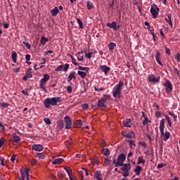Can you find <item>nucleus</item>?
Returning a JSON list of instances; mask_svg holds the SVG:
<instances>
[{
	"label": "nucleus",
	"instance_id": "1",
	"mask_svg": "<svg viewBox=\"0 0 180 180\" xmlns=\"http://www.w3.org/2000/svg\"><path fill=\"white\" fill-rule=\"evenodd\" d=\"M58 102H61V97L46 98L44 105L45 108H50L51 106H57Z\"/></svg>",
	"mask_w": 180,
	"mask_h": 180
},
{
	"label": "nucleus",
	"instance_id": "2",
	"mask_svg": "<svg viewBox=\"0 0 180 180\" xmlns=\"http://www.w3.org/2000/svg\"><path fill=\"white\" fill-rule=\"evenodd\" d=\"M123 85H124V83L122 81H120L119 84L114 87L112 90V95L115 98L120 99L122 96V89H123Z\"/></svg>",
	"mask_w": 180,
	"mask_h": 180
},
{
	"label": "nucleus",
	"instance_id": "3",
	"mask_svg": "<svg viewBox=\"0 0 180 180\" xmlns=\"http://www.w3.org/2000/svg\"><path fill=\"white\" fill-rule=\"evenodd\" d=\"M160 131L162 136H164V141H167L169 137H171V134L169 131H166L164 134V129H165V120L162 119L160 122Z\"/></svg>",
	"mask_w": 180,
	"mask_h": 180
},
{
	"label": "nucleus",
	"instance_id": "4",
	"mask_svg": "<svg viewBox=\"0 0 180 180\" xmlns=\"http://www.w3.org/2000/svg\"><path fill=\"white\" fill-rule=\"evenodd\" d=\"M49 79H50V75L44 74V77L39 80L40 88L44 92H47V88L46 87V85Z\"/></svg>",
	"mask_w": 180,
	"mask_h": 180
},
{
	"label": "nucleus",
	"instance_id": "5",
	"mask_svg": "<svg viewBox=\"0 0 180 180\" xmlns=\"http://www.w3.org/2000/svg\"><path fill=\"white\" fill-rule=\"evenodd\" d=\"M110 98V95H104L103 98H101L98 100L97 106L98 108H108V103L106 101Z\"/></svg>",
	"mask_w": 180,
	"mask_h": 180
},
{
	"label": "nucleus",
	"instance_id": "6",
	"mask_svg": "<svg viewBox=\"0 0 180 180\" xmlns=\"http://www.w3.org/2000/svg\"><path fill=\"white\" fill-rule=\"evenodd\" d=\"M122 167L121 168L122 171V176H124V178H127L129 175L130 169H131V165L129 163H126L122 165Z\"/></svg>",
	"mask_w": 180,
	"mask_h": 180
},
{
	"label": "nucleus",
	"instance_id": "7",
	"mask_svg": "<svg viewBox=\"0 0 180 180\" xmlns=\"http://www.w3.org/2000/svg\"><path fill=\"white\" fill-rule=\"evenodd\" d=\"M160 12V8L157 6V5L153 6L150 8V13L153 19H155L157 16H158V13Z\"/></svg>",
	"mask_w": 180,
	"mask_h": 180
},
{
	"label": "nucleus",
	"instance_id": "8",
	"mask_svg": "<svg viewBox=\"0 0 180 180\" xmlns=\"http://www.w3.org/2000/svg\"><path fill=\"white\" fill-rule=\"evenodd\" d=\"M20 172L21 174V178L19 177L18 179L25 180V178L29 176V168L20 169Z\"/></svg>",
	"mask_w": 180,
	"mask_h": 180
},
{
	"label": "nucleus",
	"instance_id": "9",
	"mask_svg": "<svg viewBox=\"0 0 180 180\" xmlns=\"http://www.w3.org/2000/svg\"><path fill=\"white\" fill-rule=\"evenodd\" d=\"M149 82H153V84H158L160 82V76L155 77V75L150 74L148 77Z\"/></svg>",
	"mask_w": 180,
	"mask_h": 180
},
{
	"label": "nucleus",
	"instance_id": "10",
	"mask_svg": "<svg viewBox=\"0 0 180 180\" xmlns=\"http://www.w3.org/2000/svg\"><path fill=\"white\" fill-rule=\"evenodd\" d=\"M163 85L164 86H165L166 92L169 93L172 91V84L171 83V82H169V80L167 79Z\"/></svg>",
	"mask_w": 180,
	"mask_h": 180
},
{
	"label": "nucleus",
	"instance_id": "11",
	"mask_svg": "<svg viewBox=\"0 0 180 180\" xmlns=\"http://www.w3.org/2000/svg\"><path fill=\"white\" fill-rule=\"evenodd\" d=\"M72 124V122L71 121V119L68 116L65 117V127L67 129H71V126Z\"/></svg>",
	"mask_w": 180,
	"mask_h": 180
},
{
	"label": "nucleus",
	"instance_id": "12",
	"mask_svg": "<svg viewBox=\"0 0 180 180\" xmlns=\"http://www.w3.org/2000/svg\"><path fill=\"white\" fill-rule=\"evenodd\" d=\"M32 149L34 150V151H43V150H44V147H43L40 144H34L32 146Z\"/></svg>",
	"mask_w": 180,
	"mask_h": 180
},
{
	"label": "nucleus",
	"instance_id": "13",
	"mask_svg": "<svg viewBox=\"0 0 180 180\" xmlns=\"http://www.w3.org/2000/svg\"><path fill=\"white\" fill-rule=\"evenodd\" d=\"M124 160H126V156L123 153H121L117 158L118 164H120L121 167H123V162H124Z\"/></svg>",
	"mask_w": 180,
	"mask_h": 180
},
{
	"label": "nucleus",
	"instance_id": "14",
	"mask_svg": "<svg viewBox=\"0 0 180 180\" xmlns=\"http://www.w3.org/2000/svg\"><path fill=\"white\" fill-rule=\"evenodd\" d=\"M155 60H156L158 64H159V65L164 67V65L161 62V52H160V51L156 52Z\"/></svg>",
	"mask_w": 180,
	"mask_h": 180
},
{
	"label": "nucleus",
	"instance_id": "15",
	"mask_svg": "<svg viewBox=\"0 0 180 180\" xmlns=\"http://www.w3.org/2000/svg\"><path fill=\"white\" fill-rule=\"evenodd\" d=\"M100 70H101V71L104 72L105 75H108V72L110 71V68H109L106 65H103L100 66Z\"/></svg>",
	"mask_w": 180,
	"mask_h": 180
},
{
	"label": "nucleus",
	"instance_id": "16",
	"mask_svg": "<svg viewBox=\"0 0 180 180\" xmlns=\"http://www.w3.org/2000/svg\"><path fill=\"white\" fill-rule=\"evenodd\" d=\"M116 25H117V23L116 22V21H113L112 22V23L108 22L107 23V27H110V29H113V30H117V29H119V26H116Z\"/></svg>",
	"mask_w": 180,
	"mask_h": 180
},
{
	"label": "nucleus",
	"instance_id": "17",
	"mask_svg": "<svg viewBox=\"0 0 180 180\" xmlns=\"http://www.w3.org/2000/svg\"><path fill=\"white\" fill-rule=\"evenodd\" d=\"M76 72H72L70 73L67 78L68 82H71V81L73 79V81H75L77 79V76H75Z\"/></svg>",
	"mask_w": 180,
	"mask_h": 180
},
{
	"label": "nucleus",
	"instance_id": "18",
	"mask_svg": "<svg viewBox=\"0 0 180 180\" xmlns=\"http://www.w3.org/2000/svg\"><path fill=\"white\" fill-rule=\"evenodd\" d=\"M122 126L124 127H131V120L126 119L122 122Z\"/></svg>",
	"mask_w": 180,
	"mask_h": 180
},
{
	"label": "nucleus",
	"instance_id": "19",
	"mask_svg": "<svg viewBox=\"0 0 180 180\" xmlns=\"http://www.w3.org/2000/svg\"><path fill=\"white\" fill-rule=\"evenodd\" d=\"M94 176L98 180H103L102 178V172L101 171H96L94 172Z\"/></svg>",
	"mask_w": 180,
	"mask_h": 180
},
{
	"label": "nucleus",
	"instance_id": "20",
	"mask_svg": "<svg viewBox=\"0 0 180 180\" xmlns=\"http://www.w3.org/2000/svg\"><path fill=\"white\" fill-rule=\"evenodd\" d=\"M165 20L168 23L169 25H171V27H172V20L171 19V14H167V17L165 18Z\"/></svg>",
	"mask_w": 180,
	"mask_h": 180
},
{
	"label": "nucleus",
	"instance_id": "21",
	"mask_svg": "<svg viewBox=\"0 0 180 180\" xmlns=\"http://www.w3.org/2000/svg\"><path fill=\"white\" fill-rule=\"evenodd\" d=\"M74 125L76 129H81V127H82V121L81 120H78L75 121Z\"/></svg>",
	"mask_w": 180,
	"mask_h": 180
},
{
	"label": "nucleus",
	"instance_id": "22",
	"mask_svg": "<svg viewBox=\"0 0 180 180\" xmlns=\"http://www.w3.org/2000/svg\"><path fill=\"white\" fill-rule=\"evenodd\" d=\"M63 161L64 159L58 158L52 161V164L53 165H57V164H61V162H63Z\"/></svg>",
	"mask_w": 180,
	"mask_h": 180
},
{
	"label": "nucleus",
	"instance_id": "23",
	"mask_svg": "<svg viewBox=\"0 0 180 180\" xmlns=\"http://www.w3.org/2000/svg\"><path fill=\"white\" fill-rule=\"evenodd\" d=\"M34 156L37 158H40V160H44V158H46V155H44V154H43L41 153H36L34 154Z\"/></svg>",
	"mask_w": 180,
	"mask_h": 180
},
{
	"label": "nucleus",
	"instance_id": "24",
	"mask_svg": "<svg viewBox=\"0 0 180 180\" xmlns=\"http://www.w3.org/2000/svg\"><path fill=\"white\" fill-rule=\"evenodd\" d=\"M60 12V11H58V7H55L53 9H52L51 11V13L52 15V16H57V14Z\"/></svg>",
	"mask_w": 180,
	"mask_h": 180
},
{
	"label": "nucleus",
	"instance_id": "25",
	"mask_svg": "<svg viewBox=\"0 0 180 180\" xmlns=\"http://www.w3.org/2000/svg\"><path fill=\"white\" fill-rule=\"evenodd\" d=\"M65 146H66L67 148H71V147L72 146V139L70 138L68 141H66Z\"/></svg>",
	"mask_w": 180,
	"mask_h": 180
},
{
	"label": "nucleus",
	"instance_id": "26",
	"mask_svg": "<svg viewBox=\"0 0 180 180\" xmlns=\"http://www.w3.org/2000/svg\"><path fill=\"white\" fill-rule=\"evenodd\" d=\"M47 41H49V39L46 38V37H42L40 40V43H41V46H45L46 44L47 43Z\"/></svg>",
	"mask_w": 180,
	"mask_h": 180
},
{
	"label": "nucleus",
	"instance_id": "27",
	"mask_svg": "<svg viewBox=\"0 0 180 180\" xmlns=\"http://www.w3.org/2000/svg\"><path fill=\"white\" fill-rule=\"evenodd\" d=\"M77 74H78L79 77H82V79H84V78H85V77H86V72L78 70Z\"/></svg>",
	"mask_w": 180,
	"mask_h": 180
},
{
	"label": "nucleus",
	"instance_id": "28",
	"mask_svg": "<svg viewBox=\"0 0 180 180\" xmlns=\"http://www.w3.org/2000/svg\"><path fill=\"white\" fill-rule=\"evenodd\" d=\"M115 47H116V43L111 42L108 44V49L110 51H113Z\"/></svg>",
	"mask_w": 180,
	"mask_h": 180
},
{
	"label": "nucleus",
	"instance_id": "29",
	"mask_svg": "<svg viewBox=\"0 0 180 180\" xmlns=\"http://www.w3.org/2000/svg\"><path fill=\"white\" fill-rule=\"evenodd\" d=\"M84 53H85L86 58H89V59H91L92 58V55L94 54V51H92V49L88 53H86V51H85Z\"/></svg>",
	"mask_w": 180,
	"mask_h": 180
},
{
	"label": "nucleus",
	"instance_id": "30",
	"mask_svg": "<svg viewBox=\"0 0 180 180\" xmlns=\"http://www.w3.org/2000/svg\"><path fill=\"white\" fill-rule=\"evenodd\" d=\"M138 165H140V164H146V160H144V157L143 156H139L138 158V162H137Z\"/></svg>",
	"mask_w": 180,
	"mask_h": 180
},
{
	"label": "nucleus",
	"instance_id": "31",
	"mask_svg": "<svg viewBox=\"0 0 180 180\" xmlns=\"http://www.w3.org/2000/svg\"><path fill=\"white\" fill-rule=\"evenodd\" d=\"M102 154H103V155H105V157H108V155H110V151L108 148H103L102 150Z\"/></svg>",
	"mask_w": 180,
	"mask_h": 180
},
{
	"label": "nucleus",
	"instance_id": "32",
	"mask_svg": "<svg viewBox=\"0 0 180 180\" xmlns=\"http://www.w3.org/2000/svg\"><path fill=\"white\" fill-rule=\"evenodd\" d=\"M11 58H12L13 63H16V61L18 60V53H16V52L13 51L12 53Z\"/></svg>",
	"mask_w": 180,
	"mask_h": 180
},
{
	"label": "nucleus",
	"instance_id": "33",
	"mask_svg": "<svg viewBox=\"0 0 180 180\" xmlns=\"http://www.w3.org/2000/svg\"><path fill=\"white\" fill-rule=\"evenodd\" d=\"M81 53H84V51H81V52L76 53L78 61H84V56H81L80 55Z\"/></svg>",
	"mask_w": 180,
	"mask_h": 180
},
{
	"label": "nucleus",
	"instance_id": "34",
	"mask_svg": "<svg viewBox=\"0 0 180 180\" xmlns=\"http://www.w3.org/2000/svg\"><path fill=\"white\" fill-rule=\"evenodd\" d=\"M111 162H112V160H110L108 158H105L103 162V166L108 167V165H110Z\"/></svg>",
	"mask_w": 180,
	"mask_h": 180
},
{
	"label": "nucleus",
	"instance_id": "35",
	"mask_svg": "<svg viewBox=\"0 0 180 180\" xmlns=\"http://www.w3.org/2000/svg\"><path fill=\"white\" fill-rule=\"evenodd\" d=\"M25 75L28 77L29 78H32L33 77V75H32V68H29L26 72Z\"/></svg>",
	"mask_w": 180,
	"mask_h": 180
},
{
	"label": "nucleus",
	"instance_id": "36",
	"mask_svg": "<svg viewBox=\"0 0 180 180\" xmlns=\"http://www.w3.org/2000/svg\"><path fill=\"white\" fill-rule=\"evenodd\" d=\"M64 169L66 171V172L68 173V176H72V174H71L72 170H71V167H65L64 168Z\"/></svg>",
	"mask_w": 180,
	"mask_h": 180
},
{
	"label": "nucleus",
	"instance_id": "37",
	"mask_svg": "<svg viewBox=\"0 0 180 180\" xmlns=\"http://www.w3.org/2000/svg\"><path fill=\"white\" fill-rule=\"evenodd\" d=\"M165 120H167L169 127H172V122H171V118L168 115H165Z\"/></svg>",
	"mask_w": 180,
	"mask_h": 180
},
{
	"label": "nucleus",
	"instance_id": "38",
	"mask_svg": "<svg viewBox=\"0 0 180 180\" xmlns=\"http://www.w3.org/2000/svg\"><path fill=\"white\" fill-rule=\"evenodd\" d=\"M13 141L14 143H19V141H20V137L16 134L13 135Z\"/></svg>",
	"mask_w": 180,
	"mask_h": 180
},
{
	"label": "nucleus",
	"instance_id": "39",
	"mask_svg": "<svg viewBox=\"0 0 180 180\" xmlns=\"http://www.w3.org/2000/svg\"><path fill=\"white\" fill-rule=\"evenodd\" d=\"M86 8L89 11H91V9H94V4L91 3V1H88Z\"/></svg>",
	"mask_w": 180,
	"mask_h": 180
},
{
	"label": "nucleus",
	"instance_id": "40",
	"mask_svg": "<svg viewBox=\"0 0 180 180\" xmlns=\"http://www.w3.org/2000/svg\"><path fill=\"white\" fill-rule=\"evenodd\" d=\"M76 20H77V23H78V25H79V27L80 29H84V23L82 22V21L81 20V19L77 18Z\"/></svg>",
	"mask_w": 180,
	"mask_h": 180
},
{
	"label": "nucleus",
	"instance_id": "41",
	"mask_svg": "<svg viewBox=\"0 0 180 180\" xmlns=\"http://www.w3.org/2000/svg\"><path fill=\"white\" fill-rule=\"evenodd\" d=\"M78 70H80L81 71H86V72H89V68L79 66Z\"/></svg>",
	"mask_w": 180,
	"mask_h": 180
},
{
	"label": "nucleus",
	"instance_id": "42",
	"mask_svg": "<svg viewBox=\"0 0 180 180\" xmlns=\"http://www.w3.org/2000/svg\"><path fill=\"white\" fill-rule=\"evenodd\" d=\"M91 163L93 164V165H96V164H98V157L96 156H94L91 158Z\"/></svg>",
	"mask_w": 180,
	"mask_h": 180
},
{
	"label": "nucleus",
	"instance_id": "43",
	"mask_svg": "<svg viewBox=\"0 0 180 180\" xmlns=\"http://www.w3.org/2000/svg\"><path fill=\"white\" fill-rule=\"evenodd\" d=\"M141 167L140 166H137L134 169V172L136 175H140V172H141Z\"/></svg>",
	"mask_w": 180,
	"mask_h": 180
},
{
	"label": "nucleus",
	"instance_id": "44",
	"mask_svg": "<svg viewBox=\"0 0 180 180\" xmlns=\"http://www.w3.org/2000/svg\"><path fill=\"white\" fill-rule=\"evenodd\" d=\"M149 123H151V121L148 120V117H145L144 120H143V126H147V124H148Z\"/></svg>",
	"mask_w": 180,
	"mask_h": 180
},
{
	"label": "nucleus",
	"instance_id": "45",
	"mask_svg": "<svg viewBox=\"0 0 180 180\" xmlns=\"http://www.w3.org/2000/svg\"><path fill=\"white\" fill-rule=\"evenodd\" d=\"M168 113L170 116H172V117H173L174 122H176L178 116H176V115L172 112H169Z\"/></svg>",
	"mask_w": 180,
	"mask_h": 180
},
{
	"label": "nucleus",
	"instance_id": "46",
	"mask_svg": "<svg viewBox=\"0 0 180 180\" xmlns=\"http://www.w3.org/2000/svg\"><path fill=\"white\" fill-rule=\"evenodd\" d=\"M58 127L59 129H64V122H63V121H58Z\"/></svg>",
	"mask_w": 180,
	"mask_h": 180
},
{
	"label": "nucleus",
	"instance_id": "47",
	"mask_svg": "<svg viewBox=\"0 0 180 180\" xmlns=\"http://www.w3.org/2000/svg\"><path fill=\"white\" fill-rule=\"evenodd\" d=\"M69 68H70V64L66 63L64 65L63 70V71H65V72H67V71H68Z\"/></svg>",
	"mask_w": 180,
	"mask_h": 180
},
{
	"label": "nucleus",
	"instance_id": "48",
	"mask_svg": "<svg viewBox=\"0 0 180 180\" xmlns=\"http://www.w3.org/2000/svg\"><path fill=\"white\" fill-rule=\"evenodd\" d=\"M70 58L72 59V64L76 66L78 65V63H77V59H75V58H74V56H70Z\"/></svg>",
	"mask_w": 180,
	"mask_h": 180
},
{
	"label": "nucleus",
	"instance_id": "49",
	"mask_svg": "<svg viewBox=\"0 0 180 180\" xmlns=\"http://www.w3.org/2000/svg\"><path fill=\"white\" fill-rule=\"evenodd\" d=\"M22 44H24V46H25V47H27V49L30 50L32 46L29 44V42L22 41Z\"/></svg>",
	"mask_w": 180,
	"mask_h": 180
},
{
	"label": "nucleus",
	"instance_id": "50",
	"mask_svg": "<svg viewBox=\"0 0 180 180\" xmlns=\"http://www.w3.org/2000/svg\"><path fill=\"white\" fill-rule=\"evenodd\" d=\"M30 164L32 165V167H34V165L37 164V160H36V159H32L30 160Z\"/></svg>",
	"mask_w": 180,
	"mask_h": 180
},
{
	"label": "nucleus",
	"instance_id": "51",
	"mask_svg": "<svg viewBox=\"0 0 180 180\" xmlns=\"http://www.w3.org/2000/svg\"><path fill=\"white\" fill-rule=\"evenodd\" d=\"M44 122L46 124H51V120H50V118H44Z\"/></svg>",
	"mask_w": 180,
	"mask_h": 180
},
{
	"label": "nucleus",
	"instance_id": "52",
	"mask_svg": "<svg viewBox=\"0 0 180 180\" xmlns=\"http://www.w3.org/2000/svg\"><path fill=\"white\" fill-rule=\"evenodd\" d=\"M58 178H59L60 179H63V178H64V173H63L61 172H58Z\"/></svg>",
	"mask_w": 180,
	"mask_h": 180
},
{
	"label": "nucleus",
	"instance_id": "53",
	"mask_svg": "<svg viewBox=\"0 0 180 180\" xmlns=\"http://www.w3.org/2000/svg\"><path fill=\"white\" fill-rule=\"evenodd\" d=\"M119 160H116V159H115L112 162V164L115 165V167H121L120 163H118Z\"/></svg>",
	"mask_w": 180,
	"mask_h": 180
},
{
	"label": "nucleus",
	"instance_id": "54",
	"mask_svg": "<svg viewBox=\"0 0 180 180\" xmlns=\"http://www.w3.org/2000/svg\"><path fill=\"white\" fill-rule=\"evenodd\" d=\"M128 143H129V146H130V147H131V146H136V142H134V141H133V140H129Z\"/></svg>",
	"mask_w": 180,
	"mask_h": 180
},
{
	"label": "nucleus",
	"instance_id": "55",
	"mask_svg": "<svg viewBox=\"0 0 180 180\" xmlns=\"http://www.w3.org/2000/svg\"><path fill=\"white\" fill-rule=\"evenodd\" d=\"M66 89L69 94H72V87L71 86H67Z\"/></svg>",
	"mask_w": 180,
	"mask_h": 180
},
{
	"label": "nucleus",
	"instance_id": "56",
	"mask_svg": "<svg viewBox=\"0 0 180 180\" xmlns=\"http://www.w3.org/2000/svg\"><path fill=\"white\" fill-rule=\"evenodd\" d=\"M5 144V139L4 138L0 139V148Z\"/></svg>",
	"mask_w": 180,
	"mask_h": 180
},
{
	"label": "nucleus",
	"instance_id": "57",
	"mask_svg": "<svg viewBox=\"0 0 180 180\" xmlns=\"http://www.w3.org/2000/svg\"><path fill=\"white\" fill-rule=\"evenodd\" d=\"M94 91H96L97 92H101L102 91H105V89L103 87H101L98 89V87H94Z\"/></svg>",
	"mask_w": 180,
	"mask_h": 180
},
{
	"label": "nucleus",
	"instance_id": "58",
	"mask_svg": "<svg viewBox=\"0 0 180 180\" xmlns=\"http://www.w3.org/2000/svg\"><path fill=\"white\" fill-rule=\"evenodd\" d=\"M63 65H59V66L55 70V71H63Z\"/></svg>",
	"mask_w": 180,
	"mask_h": 180
},
{
	"label": "nucleus",
	"instance_id": "59",
	"mask_svg": "<svg viewBox=\"0 0 180 180\" xmlns=\"http://www.w3.org/2000/svg\"><path fill=\"white\" fill-rule=\"evenodd\" d=\"M82 108H83V109H85V110L89 109V105L87 103H84L82 104Z\"/></svg>",
	"mask_w": 180,
	"mask_h": 180
},
{
	"label": "nucleus",
	"instance_id": "60",
	"mask_svg": "<svg viewBox=\"0 0 180 180\" xmlns=\"http://www.w3.org/2000/svg\"><path fill=\"white\" fill-rule=\"evenodd\" d=\"M15 160H16V155L13 154V155H11V161L12 162H15Z\"/></svg>",
	"mask_w": 180,
	"mask_h": 180
},
{
	"label": "nucleus",
	"instance_id": "61",
	"mask_svg": "<svg viewBox=\"0 0 180 180\" xmlns=\"http://www.w3.org/2000/svg\"><path fill=\"white\" fill-rule=\"evenodd\" d=\"M101 147H106V141H105V140H103L101 142Z\"/></svg>",
	"mask_w": 180,
	"mask_h": 180
},
{
	"label": "nucleus",
	"instance_id": "62",
	"mask_svg": "<svg viewBox=\"0 0 180 180\" xmlns=\"http://www.w3.org/2000/svg\"><path fill=\"white\" fill-rule=\"evenodd\" d=\"M175 58L176 60V61L178 63H180V53H177L176 56H175Z\"/></svg>",
	"mask_w": 180,
	"mask_h": 180
},
{
	"label": "nucleus",
	"instance_id": "63",
	"mask_svg": "<svg viewBox=\"0 0 180 180\" xmlns=\"http://www.w3.org/2000/svg\"><path fill=\"white\" fill-rule=\"evenodd\" d=\"M1 108H8V106H9V104H8L7 103H1Z\"/></svg>",
	"mask_w": 180,
	"mask_h": 180
},
{
	"label": "nucleus",
	"instance_id": "64",
	"mask_svg": "<svg viewBox=\"0 0 180 180\" xmlns=\"http://www.w3.org/2000/svg\"><path fill=\"white\" fill-rule=\"evenodd\" d=\"M155 116H156L157 117H161V112L160 111H156L155 112Z\"/></svg>",
	"mask_w": 180,
	"mask_h": 180
}]
</instances>
